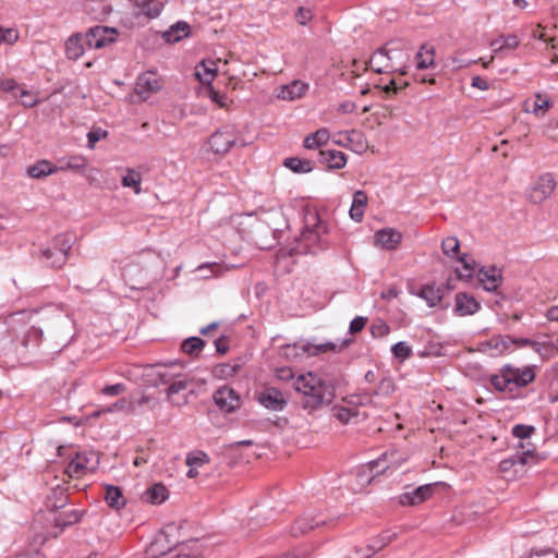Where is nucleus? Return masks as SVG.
<instances>
[{"label": "nucleus", "mask_w": 558, "mask_h": 558, "mask_svg": "<svg viewBox=\"0 0 558 558\" xmlns=\"http://www.w3.org/2000/svg\"><path fill=\"white\" fill-rule=\"evenodd\" d=\"M374 240L375 244L380 248L393 251L400 245L402 241V234L396 229L385 228L376 231L374 234Z\"/></svg>", "instance_id": "nucleus-12"}, {"label": "nucleus", "mask_w": 558, "mask_h": 558, "mask_svg": "<svg viewBox=\"0 0 558 558\" xmlns=\"http://www.w3.org/2000/svg\"><path fill=\"white\" fill-rule=\"evenodd\" d=\"M15 97H19L22 105L26 108H32L38 102V98L32 92L23 88H19V94H15Z\"/></svg>", "instance_id": "nucleus-50"}, {"label": "nucleus", "mask_w": 558, "mask_h": 558, "mask_svg": "<svg viewBox=\"0 0 558 558\" xmlns=\"http://www.w3.org/2000/svg\"><path fill=\"white\" fill-rule=\"evenodd\" d=\"M217 73V66L215 61H202L196 66V76L202 84L210 85Z\"/></svg>", "instance_id": "nucleus-32"}, {"label": "nucleus", "mask_w": 558, "mask_h": 558, "mask_svg": "<svg viewBox=\"0 0 558 558\" xmlns=\"http://www.w3.org/2000/svg\"><path fill=\"white\" fill-rule=\"evenodd\" d=\"M209 462L207 453L203 451L190 452L186 456V464L189 466H199Z\"/></svg>", "instance_id": "nucleus-47"}, {"label": "nucleus", "mask_w": 558, "mask_h": 558, "mask_svg": "<svg viewBox=\"0 0 558 558\" xmlns=\"http://www.w3.org/2000/svg\"><path fill=\"white\" fill-rule=\"evenodd\" d=\"M107 134L106 131H101V130H96V131H90L88 132L87 134V138H88V147L89 148H94L95 144L100 141L102 137H105Z\"/></svg>", "instance_id": "nucleus-61"}, {"label": "nucleus", "mask_w": 558, "mask_h": 558, "mask_svg": "<svg viewBox=\"0 0 558 558\" xmlns=\"http://www.w3.org/2000/svg\"><path fill=\"white\" fill-rule=\"evenodd\" d=\"M117 35L116 28L97 25L86 33V44L89 48L100 49L116 41Z\"/></svg>", "instance_id": "nucleus-6"}, {"label": "nucleus", "mask_w": 558, "mask_h": 558, "mask_svg": "<svg viewBox=\"0 0 558 558\" xmlns=\"http://www.w3.org/2000/svg\"><path fill=\"white\" fill-rule=\"evenodd\" d=\"M207 94H208V97H209L214 102L218 104L220 107H226V106H227L228 97H227L225 94H220L219 92H217V90L211 86V84H210V85H208Z\"/></svg>", "instance_id": "nucleus-55"}, {"label": "nucleus", "mask_w": 558, "mask_h": 558, "mask_svg": "<svg viewBox=\"0 0 558 558\" xmlns=\"http://www.w3.org/2000/svg\"><path fill=\"white\" fill-rule=\"evenodd\" d=\"M175 531L173 524L167 525L155 538V542L150 546V558H160L171 551V545L163 548V543H168V537ZM173 543L172 546H175Z\"/></svg>", "instance_id": "nucleus-23"}, {"label": "nucleus", "mask_w": 558, "mask_h": 558, "mask_svg": "<svg viewBox=\"0 0 558 558\" xmlns=\"http://www.w3.org/2000/svg\"><path fill=\"white\" fill-rule=\"evenodd\" d=\"M481 308V304L475 300L474 296L465 293L459 292L454 298V310L453 312L458 316H468L474 315Z\"/></svg>", "instance_id": "nucleus-15"}, {"label": "nucleus", "mask_w": 558, "mask_h": 558, "mask_svg": "<svg viewBox=\"0 0 558 558\" xmlns=\"http://www.w3.org/2000/svg\"><path fill=\"white\" fill-rule=\"evenodd\" d=\"M312 353L311 354H317L319 352H326V351H337L338 347L333 342H326L322 343L319 345H311Z\"/></svg>", "instance_id": "nucleus-63"}, {"label": "nucleus", "mask_w": 558, "mask_h": 558, "mask_svg": "<svg viewBox=\"0 0 558 558\" xmlns=\"http://www.w3.org/2000/svg\"><path fill=\"white\" fill-rule=\"evenodd\" d=\"M82 514L77 510L62 512L54 518L56 526L61 529L75 524L81 520Z\"/></svg>", "instance_id": "nucleus-43"}, {"label": "nucleus", "mask_w": 558, "mask_h": 558, "mask_svg": "<svg viewBox=\"0 0 558 558\" xmlns=\"http://www.w3.org/2000/svg\"><path fill=\"white\" fill-rule=\"evenodd\" d=\"M369 66L376 72V73H390L395 72L393 68L391 65L390 59L388 58V54L386 53V50L384 47L377 49L372 57L369 58Z\"/></svg>", "instance_id": "nucleus-25"}, {"label": "nucleus", "mask_w": 558, "mask_h": 558, "mask_svg": "<svg viewBox=\"0 0 558 558\" xmlns=\"http://www.w3.org/2000/svg\"><path fill=\"white\" fill-rule=\"evenodd\" d=\"M293 387L301 396L302 408L310 412L330 404L335 398L332 386L312 372L298 376Z\"/></svg>", "instance_id": "nucleus-1"}, {"label": "nucleus", "mask_w": 558, "mask_h": 558, "mask_svg": "<svg viewBox=\"0 0 558 558\" xmlns=\"http://www.w3.org/2000/svg\"><path fill=\"white\" fill-rule=\"evenodd\" d=\"M189 34L190 25L186 22L179 21L171 25L170 28L162 34V37L167 43H178L187 37Z\"/></svg>", "instance_id": "nucleus-28"}, {"label": "nucleus", "mask_w": 558, "mask_h": 558, "mask_svg": "<svg viewBox=\"0 0 558 558\" xmlns=\"http://www.w3.org/2000/svg\"><path fill=\"white\" fill-rule=\"evenodd\" d=\"M121 182L124 187L133 189L135 194H140L142 191V189H141L142 175L140 172H137L134 169H128L126 174L122 177Z\"/></svg>", "instance_id": "nucleus-41"}, {"label": "nucleus", "mask_w": 558, "mask_h": 558, "mask_svg": "<svg viewBox=\"0 0 558 558\" xmlns=\"http://www.w3.org/2000/svg\"><path fill=\"white\" fill-rule=\"evenodd\" d=\"M369 331L374 338H383L390 332V327L384 319L377 318L372 323Z\"/></svg>", "instance_id": "nucleus-44"}, {"label": "nucleus", "mask_w": 558, "mask_h": 558, "mask_svg": "<svg viewBox=\"0 0 558 558\" xmlns=\"http://www.w3.org/2000/svg\"><path fill=\"white\" fill-rule=\"evenodd\" d=\"M215 347L218 353L225 354L229 350V340L227 337L221 336L215 340Z\"/></svg>", "instance_id": "nucleus-64"}, {"label": "nucleus", "mask_w": 558, "mask_h": 558, "mask_svg": "<svg viewBox=\"0 0 558 558\" xmlns=\"http://www.w3.org/2000/svg\"><path fill=\"white\" fill-rule=\"evenodd\" d=\"M20 37L19 31L16 28H3L0 27V44H9L12 45L17 41Z\"/></svg>", "instance_id": "nucleus-53"}, {"label": "nucleus", "mask_w": 558, "mask_h": 558, "mask_svg": "<svg viewBox=\"0 0 558 558\" xmlns=\"http://www.w3.org/2000/svg\"><path fill=\"white\" fill-rule=\"evenodd\" d=\"M283 166L294 173H308L313 170V162L311 160H303L296 157L286 158Z\"/></svg>", "instance_id": "nucleus-38"}, {"label": "nucleus", "mask_w": 558, "mask_h": 558, "mask_svg": "<svg viewBox=\"0 0 558 558\" xmlns=\"http://www.w3.org/2000/svg\"><path fill=\"white\" fill-rule=\"evenodd\" d=\"M326 520L320 514L304 513L298 518L291 526L290 533L292 536H301L316 527L326 524Z\"/></svg>", "instance_id": "nucleus-9"}, {"label": "nucleus", "mask_w": 558, "mask_h": 558, "mask_svg": "<svg viewBox=\"0 0 558 558\" xmlns=\"http://www.w3.org/2000/svg\"><path fill=\"white\" fill-rule=\"evenodd\" d=\"M459 262L462 264V270L456 269L459 279L469 280L473 277L475 270V260L469 257L466 254L461 255Z\"/></svg>", "instance_id": "nucleus-40"}, {"label": "nucleus", "mask_w": 558, "mask_h": 558, "mask_svg": "<svg viewBox=\"0 0 558 558\" xmlns=\"http://www.w3.org/2000/svg\"><path fill=\"white\" fill-rule=\"evenodd\" d=\"M416 68L418 70L428 69L435 64V52L433 47L423 45L415 54Z\"/></svg>", "instance_id": "nucleus-36"}, {"label": "nucleus", "mask_w": 558, "mask_h": 558, "mask_svg": "<svg viewBox=\"0 0 558 558\" xmlns=\"http://www.w3.org/2000/svg\"><path fill=\"white\" fill-rule=\"evenodd\" d=\"M477 278L483 288L488 292L496 291L502 281L501 271L496 267L481 268Z\"/></svg>", "instance_id": "nucleus-21"}, {"label": "nucleus", "mask_w": 558, "mask_h": 558, "mask_svg": "<svg viewBox=\"0 0 558 558\" xmlns=\"http://www.w3.org/2000/svg\"><path fill=\"white\" fill-rule=\"evenodd\" d=\"M235 143V136L229 131H217L209 138V145L215 154H226Z\"/></svg>", "instance_id": "nucleus-20"}, {"label": "nucleus", "mask_w": 558, "mask_h": 558, "mask_svg": "<svg viewBox=\"0 0 558 558\" xmlns=\"http://www.w3.org/2000/svg\"><path fill=\"white\" fill-rule=\"evenodd\" d=\"M556 189V180L553 173H542L535 178L527 187L526 195L531 203L542 204L551 196Z\"/></svg>", "instance_id": "nucleus-4"}, {"label": "nucleus", "mask_w": 558, "mask_h": 558, "mask_svg": "<svg viewBox=\"0 0 558 558\" xmlns=\"http://www.w3.org/2000/svg\"><path fill=\"white\" fill-rule=\"evenodd\" d=\"M65 53L69 59L77 60L84 54L83 36L75 33L65 43Z\"/></svg>", "instance_id": "nucleus-30"}, {"label": "nucleus", "mask_w": 558, "mask_h": 558, "mask_svg": "<svg viewBox=\"0 0 558 558\" xmlns=\"http://www.w3.org/2000/svg\"><path fill=\"white\" fill-rule=\"evenodd\" d=\"M395 72L407 74V66L411 59V48L402 40H392L384 46Z\"/></svg>", "instance_id": "nucleus-5"}, {"label": "nucleus", "mask_w": 558, "mask_h": 558, "mask_svg": "<svg viewBox=\"0 0 558 558\" xmlns=\"http://www.w3.org/2000/svg\"><path fill=\"white\" fill-rule=\"evenodd\" d=\"M329 140V131L325 128L318 129L316 132L308 134L303 142L306 149H316L326 144Z\"/></svg>", "instance_id": "nucleus-34"}, {"label": "nucleus", "mask_w": 558, "mask_h": 558, "mask_svg": "<svg viewBox=\"0 0 558 558\" xmlns=\"http://www.w3.org/2000/svg\"><path fill=\"white\" fill-rule=\"evenodd\" d=\"M74 235L71 233L58 234L53 239V248L56 250V258L53 265H64L68 259V253L74 243Z\"/></svg>", "instance_id": "nucleus-16"}, {"label": "nucleus", "mask_w": 558, "mask_h": 558, "mask_svg": "<svg viewBox=\"0 0 558 558\" xmlns=\"http://www.w3.org/2000/svg\"><path fill=\"white\" fill-rule=\"evenodd\" d=\"M319 162L329 169H342L347 165L344 153L336 149H324L319 151Z\"/></svg>", "instance_id": "nucleus-24"}, {"label": "nucleus", "mask_w": 558, "mask_h": 558, "mask_svg": "<svg viewBox=\"0 0 558 558\" xmlns=\"http://www.w3.org/2000/svg\"><path fill=\"white\" fill-rule=\"evenodd\" d=\"M514 339V344L513 345H518V347H531L533 350H535L536 352L541 353V350L543 348V344L537 342V341H534V340H531L529 338H513Z\"/></svg>", "instance_id": "nucleus-56"}, {"label": "nucleus", "mask_w": 558, "mask_h": 558, "mask_svg": "<svg viewBox=\"0 0 558 558\" xmlns=\"http://www.w3.org/2000/svg\"><path fill=\"white\" fill-rule=\"evenodd\" d=\"M168 498V489L162 484H154L146 490V499L151 504H161Z\"/></svg>", "instance_id": "nucleus-39"}, {"label": "nucleus", "mask_w": 558, "mask_h": 558, "mask_svg": "<svg viewBox=\"0 0 558 558\" xmlns=\"http://www.w3.org/2000/svg\"><path fill=\"white\" fill-rule=\"evenodd\" d=\"M380 390H385L386 393H389L393 390V384L390 379H383L380 381L378 390H375L373 393H363V395H352L350 396V402L355 405H366L372 402V396L379 395Z\"/></svg>", "instance_id": "nucleus-27"}, {"label": "nucleus", "mask_w": 558, "mask_h": 558, "mask_svg": "<svg viewBox=\"0 0 558 558\" xmlns=\"http://www.w3.org/2000/svg\"><path fill=\"white\" fill-rule=\"evenodd\" d=\"M163 8L165 3L161 0H141L134 4L133 14L153 20L160 15Z\"/></svg>", "instance_id": "nucleus-17"}, {"label": "nucleus", "mask_w": 558, "mask_h": 558, "mask_svg": "<svg viewBox=\"0 0 558 558\" xmlns=\"http://www.w3.org/2000/svg\"><path fill=\"white\" fill-rule=\"evenodd\" d=\"M105 500L109 507L113 509H121L125 506L126 500L118 486L107 485L105 489Z\"/></svg>", "instance_id": "nucleus-33"}, {"label": "nucleus", "mask_w": 558, "mask_h": 558, "mask_svg": "<svg viewBox=\"0 0 558 558\" xmlns=\"http://www.w3.org/2000/svg\"><path fill=\"white\" fill-rule=\"evenodd\" d=\"M311 19H312L311 10L305 9V8L298 9V11L295 13V20L298 21V23H300L301 25H306V23L308 21H311Z\"/></svg>", "instance_id": "nucleus-60"}, {"label": "nucleus", "mask_w": 558, "mask_h": 558, "mask_svg": "<svg viewBox=\"0 0 558 558\" xmlns=\"http://www.w3.org/2000/svg\"><path fill=\"white\" fill-rule=\"evenodd\" d=\"M391 352L397 359L407 360L412 355L411 347L404 342L399 341L391 347Z\"/></svg>", "instance_id": "nucleus-46"}, {"label": "nucleus", "mask_w": 558, "mask_h": 558, "mask_svg": "<svg viewBox=\"0 0 558 558\" xmlns=\"http://www.w3.org/2000/svg\"><path fill=\"white\" fill-rule=\"evenodd\" d=\"M258 402L268 410L282 411L287 405V400L282 392L275 387L265 388L257 398Z\"/></svg>", "instance_id": "nucleus-11"}, {"label": "nucleus", "mask_w": 558, "mask_h": 558, "mask_svg": "<svg viewBox=\"0 0 558 558\" xmlns=\"http://www.w3.org/2000/svg\"><path fill=\"white\" fill-rule=\"evenodd\" d=\"M92 459L93 453L76 452L66 466V473L70 477H80L87 470L94 469V465H90Z\"/></svg>", "instance_id": "nucleus-18"}, {"label": "nucleus", "mask_w": 558, "mask_h": 558, "mask_svg": "<svg viewBox=\"0 0 558 558\" xmlns=\"http://www.w3.org/2000/svg\"><path fill=\"white\" fill-rule=\"evenodd\" d=\"M26 173L33 179H44L56 173L54 163L48 159H40L34 165L27 167Z\"/></svg>", "instance_id": "nucleus-26"}, {"label": "nucleus", "mask_w": 558, "mask_h": 558, "mask_svg": "<svg viewBox=\"0 0 558 558\" xmlns=\"http://www.w3.org/2000/svg\"><path fill=\"white\" fill-rule=\"evenodd\" d=\"M204 347L205 341L199 337H190L181 344L182 351L189 355H198Z\"/></svg>", "instance_id": "nucleus-42"}, {"label": "nucleus", "mask_w": 558, "mask_h": 558, "mask_svg": "<svg viewBox=\"0 0 558 558\" xmlns=\"http://www.w3.org/2000/svg\"><path fill=\"white\" fill-rule=\"evenodd\" d=\"M535 432V427L532 425L518 424L512 427V435L520 440H524L531 437ZM522 441H520L521 444Z\"/></svg>", "instance_id": "nucleus-48"}, {"label": "nucleus", "mask_w": 558, "mask_h": 558, "mask_svg": "<svg viewBox=\"0 0 558 558\" xmlns=\"http://www.w3.org/2000/svg\"><path fill=\"white\" fill-rule=\"evenodd\" d=\"M331 242L328 238V225L322 221L317 213L305 216V225L298 239L296 254H317L327 250Z\"/></svg>", "instance_id": "nucleus-3"}, {"label": "nucleus", "mask_w": 558, "mask_h": 558, "mask_svg": "<svg viewBox=\"0 0 558 558\" xmlns=\"http://www.w3.org/2000/svg\"><path fill=\"white\" fill-rule=\"evenodd\" d=\"M160 88V81L154 72H146L137 77L135 92L144 101Z\"/></svg>", "instance_id": "nucleus-10"}, {"label": "nucleus", "mask_w": 558, "mask_h": 558, "mask_svg": "<svg viewBox=\"0 0 558 558\" xmlns=\"http://www.w3.org/2000/svg\"><path fill=\"white\" fill-rule=\"evenodd\" d=\"M501 38H502V44H500V46L495 48V54H498L499 52H501L505 49H510V50L515 49L520 44L517 35H507V36L501 35Z\"/></svg>", "instance_id": "nucleus-51"}, {"label": "nucleus", "mask_w": 558, "mask_h": 558, "mask_svg": "<svg viewBox=\"0 0 558 558\" xmlns=\"http://www.w3.org/2000/svg\"><path fill=\"white\" fill-rule=\"evenodd\" d=\"M308 90V84L295 80L290 84L280 86L277 97L282 100L293 101L302 98Z\"/></svg>", "instance_id": "nucleus-19"}, {"label": "nucleus", "mask_w": 558, "mask_h": 558, "mask_svg": "<svg viewBox=\"0 0 558 558\" xmlns=\"http://www.w3.org/2000/svg\"><path fill=\"white\" fill-rule=\"evenodd\" d=\"M433 485L426 484L418 486L412 492H407L397 497L398 504L401 506H415L418 505L426 499H428L433 494Z\"/></svg>", "instance_id": "nucleus-14"}, {"label": "nucleus", "mask_w": 558, "mask_h": 558, "mask_svg": "<svg viewBox=\"0 0 558 558\" xmlns=\"http://www.w3.org/2000/svg\"><path fill=\"white\" fill-rule=\"evenodd\" d=\"M367 323V318L364 316H356L350 323L349 331L350 333H356L363 330Z\"/></svg>", "instance_id": "nucleus-59"}, {"label": "nucleus", "mask_w": 558, "mask_h": 558, "mask_svg": "<svg viewBox=\"0 0 558 558\" xmlns=\"http://www.w3.org/2000/svg\"><path fill=\"white\" fill-rule=\"evenodd\" d=\"M459 240L456 236H449L441 243L442 253L449 257H454L459 251Z\"/></svg>", "instance_id": "nucleus-45"}, {"label": "nucleus", "mask_w": 558, "mask_h": 558, "mask_svg": "<svg viewBox=\"0 0 558 558\" xmlns=\"http://www.w3.org/2000/svg\"><path fill=\"white\" fill-rule=\"evenodd\" d=\"M311 350H312L311 345L298 344V343L286 344L280 348V355L284 356L288 360H296L299 357L304 356L305 354L310 355L312 353Z\"/></svg>", "instance_id": "nucleus-35"}, {"label": "nucleus", "mask_w": 558, "mask_h": 558, "mask_svg": "<svg viewBox=\"0 0 558 558\" xmlns=\"http://www.w3.org/2000/svg\"><path fill=\"white\" fill-rule=\"evenodd\" d=\"M56 258V250L52 247H41L39 251V259L46 264L47 266L60 268L63 265H53V259Z\"/></svg>", "instance_id": "nucleus-52"}, {"label": "nucleus", "mask_w": 558, "mask_h": 558, "mask_svg": "<svg viewBox=\"0 0 558 558\" xmlns=\"http://www.w3.org/2000/svg\"><path fill=\"white\" fill-rule=\"evenodd\" d=\"M43 338V330L37 327H32L26 335L25 343L28 341L40 342Z\"/></svg>", "instance_id": "nucleus-62"}, {"label": "nucleus", "mask_w": 558, "mask_h": 558, "mask_svg": "<svg viewBox=\"0 0 558 558\" xmlns=\"http://www.w3.org/2000/svg\"><path fill=\"white\" fill-rule=\"evenodd\" d=\"M396 456V452H385L383 453L378 459L369 461L368 468L371 471L376 470V474L385 473L387 470H396L399 464L396 463L393 460V457Z\"/></svg>", "instance_id": "nucleus-29"}, {"label": "nucleus", "mask_w": 558, "mask_h": 558, "mask_svg": "<svg viewBox=\"0 0 558 558\" xmlns=\"http://www.w3.org/2000/svg\"><path fill=\"white\" fill-rule=\"evenodd\" d=\"M514 344V339L508 335L494 336L485 343H483V351L488 352L490 355H501L509 352Z\"/></svg>", "instance_id": "nucleus-13"}, {"label": "nucleus", "mask_w": 558, "mask_h": 558, "mask_svg": "<svg viewBox=\"0 0 558 558\" xmlns=\"http://www.w3.org/2000/svg\"><path fill=\"white\" fill-rule=\"evenodd\" d=\"M213 399L215 404L226 413H232L241 407L239 393L229 386L217 389L213 395Z\"/></svg>", "instance_id": "nucleus-7"}, {"label": "nucleus", "mask_w": 558, "mask_h": 558, "mask_svg": "<svg viewBox=\"0 0 558 558\" xmlns=\"http://www.w3.org/2000/svg\"><path fill=\"white\" fill-rule=\"evenodd\" d=\"M534 379V366L515 367L506 364L500 367L496 374L490 376L489 383L493 388L502 393L505 398L515 400L523 397L521 389L526 387Z\"/></svg>", "instance_id": "nucleus-2"}, {"label": "nucleus", "mask_w": 558, "mask_h": 558, "mask_svg": "<svg viewBox=\"0 0 558 558\" xmlns=\"http://www.w3.org/2000/svg\"><path fill=\"white\" fill-rule=\"evenodd\" d=\"M126 390L124 384L118 383L113 385H107L101 389V393L107 397H116L122 395Z\"/></svg>", "instance_id": "nucleus-54"}, {"label": "nucleus", "mask_w": 558, "mask_h": 558, "mask_svg": "<svg viewBox=\"0 0 558 558\" xmlns=\"http://www.w3.org/2000/svg\"><path fill=\"white\" fill-rule=\"evenodd\" d=\"M186 387H187L186 380L179 379V380L172 381L167 389L168 398L171 399V397L173 395L179 393L180 391L186 389Z\"/></svg>", "instance_id": "nucleus-57"}, {"label": "nucleus", "mask_w": 558, "mask_h": 558, "mask_svg": "<svg viewBox=\"0 0 558 558\" xmlns=\"http://www.w3.org/2000/svg\"><path fill=\"white\" fill-rule=\"evenodd\" d=\"M535 101L533 104L532 112L536 116H544L545 112L551 106L550 101L547 98H544L541 94H536Z\"/></svg>", "instance_id": "nucleus-49"}, {"label": "nucleus", "mask_w": 558, "mask_h": 558, "mask_svg": "<svg viewBox=\"0 0 558 558\" xmlns=\"http://www.w3.org/2000/svg\"><path fill=\"white\" fill-rule=\"evenodd\" d=\"M429 307H435L442 299V290L435 286H424L418 294Z\"/></svg>", "instance_id": "nucleus-37"}, {"label": "nucleus", "mask_w": 558, "mask_h": 558, "mask_svg": "<svg viewBox=\"0 0 558 558\" xmlns=\"http://www.w3.org/2000/svg\"><path fill=\"white\" fill-rule=\"evenodd\" d=\"M367 204V195L363 191H356L353 194V201L350 208V217L356 221L360 222L363 219L364 216V207Z\"/></svg>", "instance_id": "nucleus-31"}, {"label": "nucleus", "mask_w": 558, "mask_h": 558, "mask_svg": "<svg viewBox=\"0 0 558 558\" xmlns=\"http://www.w3.org/2000/svg\"><path fill=\"white\" fill-rule=\"evenodd\" d=\"M518 448L519 450L515 453L501 461L500 468L502 471H508L517 464L526 465L536 461L535 450L531 448V444L521 442Z\"/></svg>", "instance_id": "nucleus-8"}, {"label": "nucleus", "mask_w": 558, "mask_h": 558, "mask_svg": "<svg viewBox=\"0 0 558 558\" xmlns=\"http://www.w3.org/2000/svg\"><path fill=\"white\" fill-rule=\"evenodd\" d=\"M354 415L355 413L347 408H338L335 411V417L343 424L349 423Z\"/></svg>", "instance_id": "nucleus-58"}, {"label": "nucleus", "mask_w": 558, "mask_h": 558, "mask_svg": "<svg viewBox=\"0 0 558 558\" xmlns=\"http://www.w3.org/2000/svg\"><path fill=\"white\" fill-rule=\"evenodd\" d=\"M87 167V160L81 155L65 156L57 159L56 173L60 171L83 172Z\"/></svg>", "instance_id": "nucleus-22"}]
</instances>
